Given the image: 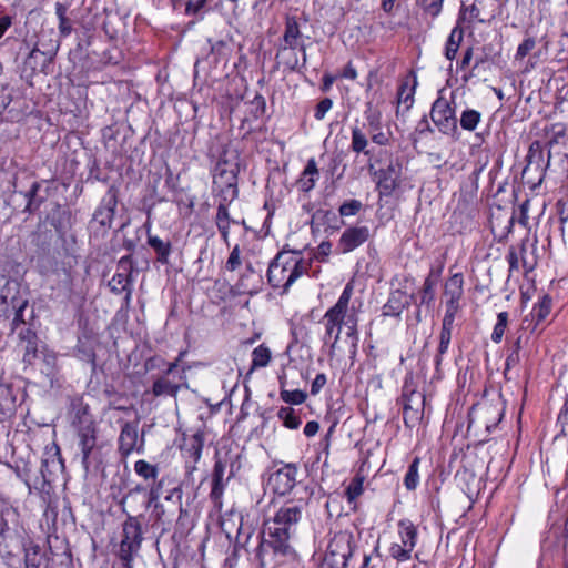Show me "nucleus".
Instances as JSON below:
<instances>
[{
    "instance_id": "16",
    "label": "nucleus",
    "mask_w": 568,
    "mask_h": 568,
    "mask_svg": "<svg viewBox=\"0 0 568 568\" xmlns=\"http://www.w3.org/2000/svg\"><path fill=\"white\" fill-rule=\"evenodd\" d=\"M12 186H13V193L23 195V197L27 202L26 206L23 209V212H28L31 214L40 207L43 200L38 197V192L41 187V184L38 181L32 180L29 189L23 191L21 189V186H22L21 181L19 180L18 176H16L12 182Z\"/></svg>"
},
{
    "instance_id": "57",
    "label": "nucleus",
    "mask_w": 568,
    "mask_h": 568,
    "mask_svg": "<svg viewBox=\"0 0 568 568\" xmlns=\"http://www.w3.org/2000/svg\"><path fill=\"white\" fill-rule=\"evenodd\" d=\"M18 335L20 338V345H23V344L28 343L29 341L31 342V341L37 339L36 333L28 327L21 328L20 332L18 333Z\"/></svg>"
},
{
    "instance_id": "23",
    "label": "nucleus",
    "mask_w": 568,
    "mask_h": 568,
    "mask_svg": "<svg viewBox=\"0 0 568 568\" xmlns=\"http://www.w3.org/2000/svg\"><path fill=\"white\" fill-rule=\"evenodd\" d=\"M45 455L47 456L42 459L41 464V474L43 478L54 475L63 469V462L58 447L54 452H48Z\"/></svg>"
},
{
    "instance_id": "37",
    "label": "nucleus",
    "mask_w": 568,
    "mask_h": 568,
    "mask_svg": "<svg viewBox=\"0 0 568 568\" xmlns=\"http://www.w3.org/2000/svg\"><path fill=\"white\" fill-rule=\"evenodd\" d=\"M300 37L301 33L296 20L294 18H287L285 32L281 42H285L286 44H301Z\"/></svg>"
},
{
    "instance_id": "17",
    "label": "nucleus",
    "mask_w": 568,
    "mask_h": 568,
    "mask_svg": "<svg viewBox=\"0 0 568 568\" xmlns=\"http://www.w3.org/2000/svg\"><path fill=\"white\" fill-rule=\"evenodd\" d=\"M143 491V488L140 486L130 490L129 494L122 499L123 511H125V507H129L131 511L136 513L139 510L138 504H140V508L142 510H148L153 501L159 498L158 489L152 488L148 496H143L140 500V494Z\"/></svg>"
},
{
    "instance_id": "58",
    "label": "nucleus",
    "mask_w": 568,
    "mask_h": 568,
    "mask_svg": "<svg viewBox=\"0 0 568 568\" xmlns=\"http://www.w3.org/2000/svg\"><path fill=\"white\" fill-rule=\"evenodd\" d=\"M27 304H28V302L23 301L21 303V305H19V307L16 312V315L13 317V321H12V326H13L12 329H16L19 325L24 324L23 310L26 308Z\"/></svg>"
},
{
    "instance_id": "44",
    "label": "nucleus",
    "mask_w": 568,
    "mask_h": 568,
    "mask_svg": "<svg viewBox=\"0 0 568 568\" xmlns=\"http://www.w3.org/2000/svg\"><path fill=\"white\" fill-rule=\"evenodd\" d=\"M507 324H508V313L500 312L497 316V323H496L493 334H491L493 342L499 343L503 339Z\"/></svg>"
},
{
    "instance_id": "20",
    "label": "nucleus",
    "mask_w": 568,
    "mask_h": 568,
    "mask_svg": "<svg viewBox=\"0 0 568 568\" xmlns=\"http://www.w3.org/2000/svg\"><path fill=\"white\" fill-rule=\"evenodd\" d=\"M507 261L509 263L510 271H518L520 265L525 272H529L534 268V263H530L526 257L525 244H521L518 247H510L507 254Z\"/></svg>"
},
{
    "instance_id": "49",
    "label": "nucleus",
    "mask_w": 568,
    "mask_h": 568,
    "mask_svg": "<svg viewBox=\"0 0 568 568\" xmlns=\"http://www.w3.org/2000/svg\"><path fill=\"white\" fill-rule=\"evenodd\" d=\"M20 347L23 349V362L31 364L38 355L37 339L31 342L29 341L28 343L20 345Z\"/></svg>"
},
{
    "instance_id": "43",
    "label": "nucleus",
    "mask_w": 568,
    "mask_h": 568,
    "mask_svg": "<svg viewBox=\"0 0 568 568\" xmlns=\"http://www.w3.org/2000/svg\"><path fill=\"white\" fill-rule=\"evenodd\" d=\"M418 464L419 459L416 458L408 467V470L404 478V485L407 489L413 490L417 487L418 484Z\"/></svg>"
},
{
    "instance_id": "46",
    "label": "nucleus",
    "mask_w": 568,
    "mask_h": 568,
    "mask_svg": "<svg viewBox=\"0 0 568 568\" xmlns=\"http://www.w3.org/2000/svg\"><path fill=\"white\" fill-rule=\"evenodd\" d=\"M266 103L265 99L256 94L254 99L250 102V113L254 119H258L265 112Z\"/></svg>"
},
{
    "instance_id": "13",
    "label": "nucleus",
    "mask_w": 568,
    "mask_h": 568,
    "mask_svg": "<svg viewBox=\"0 0 568 568\" xmlns=\"http://www.w3.org/2000/svg\"><path fill=\"white\" fill-rule=\"evenodd\" d=\"M300 55L305 60V51L302 44L280 42L275 55L277 67L283 65L286 69L294 70L298 65Z\"/></svg>"
},
{
    "instance_id": "27",
    "label": "nucleus",
    "mask_w": 568,
    "mask_h": 568,
    "mask_svg": "<svg viewBox=\"0 0 568 568\" xmlns=\"http://www.w3.org/2000/svg\"><path fill=\"white\" fill-rule=\"evenodd\" d=\"M426 402L425 393H403L400 397V404L404 408V414L407 415L409 412L416 415L423 409Z\"/></svg>"
},
{
    "instance_id": "19",
    "label": "nucleus",
    "mask_w": 568,
    "mask_h": 568,
    "mask_svg": "<svg viewBox=\"0 0 568 568\" xmlns=\"http://www.w3.org/2000/svg\"><path fill=\"white\" fill-rule=\"evenodd\" d=\"M116 203L115 194L109 192L108 195L102 199L100 206L95 210L93 220L103 227H110L115 214Z\"/></svg>"
},
{
    "instance_id": "30",
    "label": "nucleus",
    "mask_w": 568,
    "mask_h": 568,
    "mask_svg": "<svg viewBox=\"0 0 568 568\" xmlns=\"http://www.w3.org/2000/svg\"><path fill=\"white\" fill-rule=\"evenodd\" d=\"M235 394L236 393H225V396L221 400H219L215 405L212 404L209 399H206V403L211 407L219 409L221 407V405L224 403V400L226 399L227 395L231 399L233 397V395H235ZM240 394L242 395L240 398L242 402L240 419H244L246 416H248L252 413V410L257 409V407H256V403L251 400L250 393H240Z\"/></svg>"
},
{
    "instance_id": "8",
    "label": "nucleus",
    "mask_w": 568,
    "mask_h": 568,
    "mask_svg": "<svg viewBox=\"0 0 568 568\" xmlns=\"http://www.w3.org/2000/svg\"><path fill=\"white\" fill-rule=\"evenodd\" d=\"M78 447L82 455V466L88 471L93 463V454L97 448V424L95 422L83 420L82 426L75 428Z\"/></svg>"
},
{
    "instance_id": "11",
    "label": "nucleus",
    "mask_w": 568,
    "mask_h": 568,
    "mask_svg": "<svg viewBox=\"0 0 568 568\" xmlns=\"http://www.w3.org/2000/svg\"><path fill=\"white\" fill-rule=\"evenodd\" d=\"M295 483L296 468L295 466L287 464L268 476L266 489L275 495L284 496L293 489Z\"/></svg>"
},
{
    "instance_id": "9",
    "label": "nucleus",
    "mask_w": 568,
    "mask_h": 568,
    "mask_svg": "<svg viewBox=\"0 0 568 568\" xmlns=\"http://www.w3.org/2000/svg\"><path fill=\"white\" fill-rule=\"evenodd\" d=\"M353 294V285L348 283L342 292L337 303L325 314L326 318V334L328 336L335 335V339L342 329V323L345 316V312L348 307L351 296Z\"/></svg>"
},
{
    "instance_id": "39",
    "label": "nucleus",
    "mask_w": 568,
    "mask_h": 568,
    "mask_svg": "<svg viewBox=\"0 0 568 568\" xmlns=\"http://www.w3.org/2000/svg\"><path fill=\"white\" fill-rule=\"evenodd\" d=\"M134 470L135 473L144 478L148 479H156L159 470L158 467L154 465H151L150 463L140 459L134 464Z\"/></svg>"
},
{
    "instance_id": "53",
    "label": "nucleus",
    "mask_w": 568,
    "mask_h": 568,
    "mask_svg": "<svg viewBox=\"0 0 568 568\" xmlns=\"http://www.w3.org/2000/svg\"><path fill=\"white\" fill-rule=\"evenodd\" d=\"M169 363L164 361L161 356H153L146 359L145 362V369L146 371H154L159 369L164 374V369L166 368Z\"/></svg>"
},
{
    "instance_id": "50",
    "label": "nucleus",
    "mask_w": 568,
    "mask_h": 568,
    "mask_svg": "<svg viewBox=\"0 0 568 568\" xmlns=\"http://www.w3.org/2000/svg\"><path fill=\"white\" fill-rule=\"evenodd\" d=\"M535 47H536V40L534 38H526L518 45L515 59L523 60Z\"/></svg>"
},
{
    "instance_id": "59",
    "label": "nucleus",
    "mask_w": 568,
    "mask_h": 568,
    "mask_svg": "<svg viewBox=\"0 0 568 568\" xmlns=\"http://www.w3.org/2000/svg\"><path fill=\"white\" fill-rule=\"evenodd\" d=\"M320 460V455L316 453L315 457L313 459L308 458L305 462V469L308 474V476H315L317 474V462Z\"/></svg>"
},
{
    "instance_id": "18",
    "label": "nucleus",
    "mask_w": 568,
    "mask_h": 568,
    "mask_svg": "<svg viewBox=\"0 0 568 568\" xmlns=\"http://www.w3.org/2000/svg\"><path fill=\"white\" fill-rule=\"evenodd\" d=\"M203 449V437L201 434L193 435L183 447L185 458V468L189 474L196 469V463L200 460Z\"/></svg>"
},
{
    "instance_id": "32",
    "label": "nucleus",
    "mask_w": 568,
    "mask_h": 568,
    "mask_svg": "<svg viewBox=\"0 0 568 568\" xmlns=\"http://www.w3.org/2000/svg\"><path fill=\"white\" fill-rule=\"evenodd\" d=\"M454 325L442 323V329L439 333V345L437 349V354L435 356L436 365L439 366L442 363V357L447 353L453 333Z\"/></svg>"
},
{
    "instance_id": "35",
    "label": "nucleus",
    "mask_w": 568,
    "mask_h": 568,
    "mask_svg": "<svg viewBox=\"0 0 568 568\" xmlns=\"http://www.w3.org/2000/svg\"><path fill=\"white\" fill-rule=\"evenodd\" d=\"M463 30L458 29L457 27L454 28L447 39V42H446V47H445V57L448 59V60H454L457 52H458V49H459V45H460V42L463 40Z\"/></svg>"
},
{
    "instance_id": "63",
    "label": "nucleus",
    "mask_w": 568,
    "mask_h": 568,
    "mask_svg": "<svg viewBox=\"0 0 568 568\" xmlns=\"http://www.w3.org/2000/svg\"><path fill=\"white\" fill-rule=\"evenodd\" d=\"M490 409V405L488 404V402L484 400V402H479L475 405H473L471 409H470V414H485V413H488Z\"/></svg>"
},
{
    "instance_id": "5",
    "label": "nucleus",
    "mask_w": 568,
    "mask_h": 568,
    "mask_svg": "<svg viewBox=\"0 0 568 568\" xmlns=\"http://www.w3.org/2000/svg\"><path fill=\"white\" fill-rule=\"evenodd\" d=\"M351 556V537L346 532L335 534L329 540L322 568H344L346 560Z\"/></svg>"
},
{
    "instance_id": "1",
    "label": "nucleus",
    "mask_w": 568,
    "mask_h": 568,
    "mask_svg": "<svg viewBox=\"0 0 568 568\" xmlns=\"http://www.w3.org/2000/svg\"><path fill=\"white\" fill-rule=\"evenodd\" d=\"M301 518V510L295 505L282 507L274 518L265 523L264 537L258 550V556L263 560V555L268 550H273L275 555L286 556L291 547L288 539L292 527Z\"/></svg>"
},
{
    "instance_id": "15",
    "label": "nucleus",
    "mask_w": 568,
    "mask_h": 568,
    "mask_svg": "<svg viewBox=\"0 0 568 568\" xmlns=\"http://www.w3.org/2000/svg\"><path fill=\"white\" fill-rule=\"evenodd\" d=\"M369 237V230L367 226H353L346 229L338 243L342 253H348L365 243Z\"/></svg>"
},
{
    "instance_id": "34",
    "label": "nucleus",
    "mask_w": 568,
    "mask_h": 568,
    "mask_svg": "<svg viewBox=\"0 0 568 568\" xmlns=\"http://www.w3.org/2000/svg\"><path fill=\"white\" fill-rule=\"evenodd\" d=\"M74 427L82 426L83 420L94 422L89 412V406L84 405L81 399H74L71 404Z\"/></svg>"
},
{
    "instance_id": "41",
    "label": "nucleus",
    "mask_w": 568,
    "mask_h": 568,
    "mask_svg": "<svg viewBox=\"0 0 568 568\" xmlns=\"http://www.w3.org/2000/svg\"><path fill=\"white\" fill-rule=\"evenodd\" d=\"M206 2L207 0H185L183 3L185 14L202 18L205 12Z\"/></svg>"
},
{
    "instance_id": "42",
    "label": "nucleus",
    "mask_w": 568,
    "mask_h": 568,
    "mask_svg": "<svg viewBox=\"0 0 568 568\" xmlns=\"http://www.w3.org/2000/svg\"><path fill=\"white\" fill-rule=\"evenodd\" d=\"M551 310V300L547 296H544L537 306L532 310V320H536L537 323L542 322L550 313Z\"/></svg>"
},
{
    "instance_id": "7",
    "label": "nucleus",
    "mask_w": 568,
    "mask_h": 568,
    "mask_svg": "<svg viewBox=\"0 0 568 568\" xmlns=\"http://www.w3.org/2000/svg\"><path fill=\"white\" fill-rule=\"evenodd\" d=\"M430 118L438 130L447 135H455L458 131L455 109L449 102L439 97L435 100L430 111Z\"/></svg>"
},
{
    "instance_id": "51",
    "label": "nucleus",
    "mask_w": 568,
    "mask_h": 568,
    "mask_svg": "<svg viewBox=\"0 0 568 568\" xmlns=\"http://www.w3.org/2000/svg\"><path fill=\"white\" fill-rule=\"evenodd\" d=\"M241 264H242L241 251H240L239 245H235L229 255L225 267H226V270L233 272L236 268H239Z\"/></svg>"
},
{
    "instance_id": "33",
    "label": "nucleus",
    "mask_w": 568,
    "mask_h": 568,
    "mask_svg": "<svg viewBox=\"0 0 568 568\" xmlns=\"http://www.w3.org/2000/svg\"><path fill=\"white\" fill-rule=\"evenodd\" d=\"M230 203L231 202H224L223 199H221L216 212V226L224 240L227 239L230 231V214L227 210Z\"/></svg>"
},
{
    "instance_id": "25",
    "label": "nucleus",
    "mask_w": 568,
    "mask_h": 568,
    "mask_svg": "<svg viewBox=\"0 0 568 568\" xmlns=\"http://www.w3.org/2000/svg\"><path fill=\"white\" fill-rule=\"evenodd\" d=\"M400 545L413 551L417 542V529L409 520H400L398 524Z\"/></svg>"
},
{
    "instance_id": "2",
    "label": "nucleus",
    "mask_w": 568,
    "mask_h": 568,
    "mask_svg": "<svg viewBox=\"0 0 568 568\" xmlns=\"http://www.w3.org/2000/svg\"><path fill=\"white\" fill-rule=\"evenodd\" d=\"M304 264L296 256L278 253L267 270V281L274 288H282L286 293L304 271Z\"/></svg>"
},
{
    "instance_id": "22",
    "label": "nucleus",
    "mask_w": 568,
    "mask_h": 568,
    "mask_svg": "<svg viewBox=\"0 0 568 568\" xmlns=\"http://www.w3.org/2000/svg\"><path fill=\"white\" fill-rule=\"evenodd\" d=\"M463 285H464V278L463 275L457 273L454 274L448 278V281L445 284V291L444 294L446 296V302L448 303H457L459 304V301L463 296Z\"/></svg>"
},
{
    "instance_id": "48",
    "label": "nucleus",
    "mask_w": 568,
    "mask_h": 568,
    "mask_svg": "<svg viewBox=\"0 0 568 568\" xmlns=\"http://www.w3.org/2000/svg\"><path fill=\"white\" fill-rule=\"evenodd\" d=\"M389 554L397 561H407L412 557V551L400 544H393L389 548Z\"/></svg>"
},
{
    "instance_id": "29",
    "label": "nucleus",
    "mask_w": 568,
    "mask_h": 568,
    "mask_svg": "<svg viewBox=\"0 0 568 568\" xmlns=\"http://www.w3.org/2000/svg\"><path fill=\"white\" fill-rule=\"evenodd\" d=\"M366 475L364 474V464L361 465L357 474L351 480L348 486L346 487L345 495L349 503L355 501L364 491V481Z\"/></svg>"
},
{
    "instance_id": "36",
    "label": "nucleus",
    "mask_w": 568,
    "mask_h": 568,
    "mask_svg": "<svg viewBox=\"0 0 568 568\" xmlns=\"http://www.w3.org/2000/svg\"><path fill=\"white\" fill-rule=\"evenodd\" d=\"M481 120V114L477 110L466 109L460 115V126L466 131H474Z\"/></svg>"
},
{
    "instance_id": "28",
    "label": "nucleus",
    "mask_w": 568,
    "mask_h": 568,
    "mask_svg": "<svg viewBox=\"0 0 568 568\" xmlns=\"http://www.w3.org/2000/svg\"><path fill=\"white\" fill-rule=\"evenodd\" d=\"M405 295L400 291H395L390 294L387 303L383 306V316H399L405 308Z\"/></svg>"
},
{
    "instance_id": "52",
    "label": "nucleus",
    "mask_w": 568,
    "mask_h": 568,
    "mask_svg": "<svg viewBox=\"0 0 568 568\" xmlns=\"http://www.w3.org/2000/svg\"><path fill=\"white\" fill-rule=\"evenodd\" d=\"M362 207V203L357 200H351L348 202H345L339 207V213L342 216H351L358 213V211Z\"/></svg>"
},
{
    "instance_id": "54",
    "label": "nucleus",
    "mask_w": 568,
    "mask_h": 568,
    "mask_svg": "<svg viewBox=\"0 0 568 568\" xmlns=\"http://www.w3.org/2000/svg\"><path fill=\"white\" fill-rule=\"evenodd\" d=\"M459 304L457 303H448L446 302V311L443 317V322L445 324L454 325L456 314L458 313Z\"/></svg>"
},
{
    "instance_id": "31",
    "label": "nucleus",
    "mask_w": 568,
    "mask_h": 568,
    "mask_svg": "<svg viewBox=\"0 0 568 568\" xmlns=\"http://www.w3.org/2000/svg\"><path fill=\"white\" fill-rule=\"evenodd\" d=\"M270 361H271L270 348L263 344L258 345L252 352V364H251L250 371L246 374V376H248L256 368L265 367ZM245 378H247V377H245ZM245 381L246 379H244V382Z\"/></svg>"
},
{
    "instance_id": "3",
    "label": "nucleus",
    "mask_w": 568,
    "mask_h": 568,
    "mask_svg": "<svg viewBox=\"0 0 568 568\" xmlns=\"http://www.w3.org/2000/svg\"><path fill=\"white\" fill-rule=\"evenodd\" d=\"M239 162H232L225 158H221L215 165L213 174V189L219 193L224 202H233L239 196Z\"/></svg>"
},
{
    "instance_id": "62",
    "label": "nucleus",
    "mask_w": 568,
    "mask_h": 568,
    "mask_svg": "<svg viewBox=\"0 0 568 568\" xmlns=\"http://www.w3.org/2000/svg\"><path fill=\"white\" fill-rule=\"evenodd\" d=\"M473 51H474L473 48L469 47L464 52L462 60L458 62V68L459 69L464 70V69H466L470 64V61L473 59Z\"/></svg>"
},
{
    "instance_id": "6",
    "label": "nucleus",
    "mask_w": 568,
    "mask_h": 568,
    "mask_svg": "<svg viewBox=\"0 0 568 568\" xmlns=\"http://www.w3.org/2000/svg\"><path fill=\"white\" fill-rule=\"evenodd\" d=\"M184 354L185 352H181L174 362L168 364L164 374L154 382L152 390H182L190 387L185 368H180L179 365Z\"/></svg>"
},
{
    "instance_id": "45",
    "label": "nucleus",
    "mask_w": 568,
    "mask_h": 568,
    "mask_svg": "<svg viewBox=\"0 0 568 568\" xmlns=\"http://www.w3.org/2000/svg\"><path fill=\"white\" fill-rule=\"evenodd\" d=\"M278 417L283 420L287 428L295 429L300 426L301 420L290 407H283L278 410Z\"/></svg>"
},
{
    "instance_id": "55",
    "label": "nucleus",
    "mask_w": 568,
    "mask_h": 568,
    "mask_svg": "<svg viewBox=\"0 0 568 568\" xmlns=\"http://www.w3.org/2000/svg\"><path fill=\"white\" fill-rule=\"evenodd\" d=\"M390 134L389 132H383L378 129H373L371 131V139L374 143L378 145H386L389 142Z\"/></svg>"
},
{
    "instance_id": "64",
    "label": "nucleus",
    "mask_w": 568,
    "mask_h": 568,
    "mask_svg": "<svg viewBox=\"0 0 568 568\" xmlns=\"http://www.w3.org/2000/svg\"><path fill=\"white\" fill-rule=\"evenodd\" d=\"M558 422L562 425L568 424V396L565 398L564 405L558 415Z\"/></svg>"
},
{
    "instance_id": "21",
    "label": "nucleus",
    "mask_w": 568,
    "mask_h": 568,
    "mask_svg": "<svg viewBox=\"0 0 568 568\" xmlns=\"http://www.w3.org/2000/svg\"><path fill=\"white\" fill-rule=\"evenodd\" d=\"M225 464L221 460H217L214 464L213 474H212V489L210 497L214 503H219L223 491H224V474H225Z\"/></svg>"
},
{
    "instance_id": "47",
    "label": "nucleus",
    "mask_w": 568,
    "mask_h": 568,
    "mask_svg": "<svg viewBox=\"0 0 568 568\" xmlns=\"http://www.w3.org/2000/svg\"><path fill=\"white\" fill-rule=\"evenodd\" d=\"M436 282L430 277H427L424 282L422 294H420V303L422 304H430L434 301V287Z\"/></svg>"
},
{
    "instance_id": "38",
    "label": "nucleus",
    "mask_w": 568,
    "mask_h": 568,
    "mask_svg": "<svg viewBox=\"0 0 568 568\" xmlns=\"http://www.w3.org/2000/svg\"><path fill=\"white\" fill-rule=\"evenodd\" d=\"M368 141L366 138V134L362 132L361 129L354 128L352 131V150L356 153H365L368 155L371 153L369 150H367Z\"/></svg>"
},
{
    "instance_id": "40",
    "label": "nucleus",
    "mask_w": 568,
    "mask_h": 568,
    "mask_svg": "<svg viewBox=\"0 0 568 568\" xmlns=\"http://www.w3.org/2000/svg\"><path fill=\"white\" fill-rule=\"evenodd\" d=\"M16 398L11 396V393L0 395V420L11 416L14 412Z\"/></svg>"
},
{
    "instance_id": "60",
    "label": "nucleus",
    "mask_w": 568,
    "mask_h": 568,
    "mask_svg": "<svg viewBox=\"0 0 568 568\" xmlns=\"http://www.w3.org/2000/svg\"><path fill=\"white\" fill-rule=\"evenodd\" d=\"M6 85H0V112L11 103V95Z\"/></svg>"
},
{
    "instance_id": "12",
    "label": "nucleus",
    "mask_w": 568,
    "mask_h": 568,
    "mask_svg": "<svg viewBox=\"0 0 568 568\" xmlns=\"http://www.w3.org/2000/svg\"><path fill=\"white\" fill-rule=\"evenodd\" d=\"M133 268L132 258L130 255L122 256L118 262V271L109 281L110 290L115 294L126 293L125 298L129 300L131 290V273Z\"/></svg>"
},
{
    "instance_id": "24",
    "label": "nucleus",
    "mask_w": 568,
    "mask_h": 568,
    "mask_svg": "<svg viewBox=\"0 0 568 568\" xmlns=\"http://www.w3.org/2000/svg\"><path fill=\"white\" fill-rule=\"evenodd\" d=\"M148 244L156 253V260L166 264L172 251L171 242L160 239L158 235L148 233Z\"/></svg>"
},
{
    "instance_id": "10",
    "label": "nucleus",
    "mask_w": 568,
    "mask_h": 568,
    "mask_svg": "<svg viewBox=\"0 0 568 568\" xmlns=\"http://www.w3.org/2000/svg\"><path fill=\"white\" fill-rule=\"evenodd\" d=\"M144 432L139 436V420L126 422L122 425L118 439L119 453L126 457L133 452L142 453L144 449Z\"/></svg>"
},
{
    "instance_id": "26",
    "label": "nucleus",
    "mask_w": 568,
    "mask_h": 568,
    "mask_svg": "<svg viewBox=\"0 0 568 568\" xmlns=\"http://www.w3.org/2000/svg\"><path fill=\"white\" fill-rule=\"evenodd\" d=\"M317 172L318 170L316 161L315 159H311L296 183L297 189L304 193H307L311 190H313L315 186V175L317 174Z\"/></svg>"
},
{
    "instance_id": "61",
    "label": "nucleus",
    "mask_w": 568,
    "mask_h": 568,
    "mask_svg": "<svg viewBox=\"0 0 568 568\" xmlns=\"http://www.w3.org/2000/svg\"><path fill=\"white\" fill-rule=\"evenodd\" d=\"M59 32L62 37H68L72 32V23L70 19L65 18L62 20H59Z\"/></svg>"
},
{
    "instance_id": "14",
    "label": "nucleus",
    "mask_w": 568,
    "mask_h": 568,
    "mask_svg": "<svg viewBox=\"0 0 568 568\" xmlns=\"http://www.w3.org/2000/svg\"><path fill=\"white\" fill-rule=\"evenodd\" d=\"M402 176V164L390 161L387 168L379 171L378 187L382 194L389 195L398 185Z\"/></svg>"
},
{
    "instance_id": "4",
    "label": "nucleus",
    "mask_w": 568,
    "mask_h": 568,
    "mask_svg": "<svg viewBox=\"0 0 568 568\" xmlns=\"http://www.w3.org/2000/svg\"><path fill=\"white\" fill-rule=\"evenodd\" d=\"M143 540L142 526L139 516L128 515L123 523L122 540L120 542V558L129 565L133 556L140 550Z\"/></svg>"
},
{
    "instance_id": "56",
    "label": "nucleus",
    "mask_w": 568,
    "mask_h": 568,
    "mask_svg": "<svg viewBox=\"0 0 568 568\" xmlns=\"http://www.w3.org/2000/svg\"><path fill=\"white\" fill-rule=\"evenodd\" d=\"M281 395L285 402L293 404H301L307 397L306 393H281Z\"/></svg>"
}]
</instances>
